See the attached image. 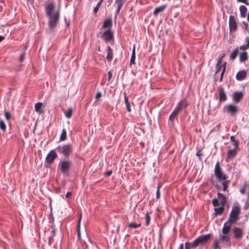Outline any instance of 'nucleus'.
Masks as SVG:
<instances>
[{
    "mask_svg": "<svg viewBox=\"0 0 249 249\" xmlns=\"http://www.w3.org/2000/svg\"><path fill=\"white\" fill-rule=\"evenodd\" d=\"M124 2V0H115V3L116 4L123 5Z\"/></svg>",
    "mask_w": 249,
    "mask_h": 249,
    "instance_id": "nucleus-49",
    "label": "nucleus"
},
{
    "mask_svg": "<svg viewBox=\"0 0 249 249\" xmlns=\"http://www.w3.org/2000/svg\"><path fill=\"white\" fill-rule=\"evenodd\" d=\"M43 106V104L40 102L37 103L35 104V108L36 112H38L39 113H41L43 111L41 110V107Z\"/></svg>",
    "mask_w": 249,
    "mask_h": 249,
    "instance_id": "nucleus-30",
    "label": "nucleus"
},
{
    "mask_svg": "<svg viewBox=\"0 0 249 249\" xmlns=\"http://www.w3.org/2000/svg\"><path fill=\"white\" fill-rule=\"evenodd\" d=\"M141 223L136 224L135 223L132 222V223H129L128 225V227L130 228H133V229H137V228L141 227Z\"/></svg>",
    "mask_w": 249,
    "mask_h": 249,
    "instance_id": "nucleus-35",
    "label": "nucleus"
},
{
    "mask_svg": "<svg viewBox=\"0 0 249 249\" xmlns=\"http://www.w3.org/2000/svg\"><path fill=\"white\" fill-rule=\"evenodd\" d=\"M184 249V245H183V244H180L178 249Z\"/></svg>",
    "mask_w": 249,
    "mask_h": 249,
    "instance_id": "nucleus-63",
    "label": "nucleus"
},
{
    "mask_svg": "<svg viewBox=\"0 0 249 249\" xmlns=\"http://www.w3.org/2000/svg\"><path fill=\"white\" fill-rule=\"evenodd\" d=\"M233 223H231L228 221H227L223 225V227L222 230V233L224 234H230V232L231 228V225Z\"/></svg>",
    "mask_w": 249,
    "mask_h": 249,
    "instance_id": "nucleus-16",
    "label": "nucleus"
},
{
    "mask_svg": "<svg viewBox=\"0 0 249 249\" xmlns=\"http://www.w3.org/2000/svg\"><path fill=\"white\" fill-rule=\"evenodd\" d=\"M178 113V112L176 110L174 109L169 116V121H170L171 123H173L175 119L177 117Z\"/></svg>",
    "mask_w": 249,
    "mask_h": 249,
    "instance_id": "nucleus-27",
    "label": "nucleus"
},
{
    "mask_svg": "<svg viewBox=\"0 0 249 249\" xmlns=\"http://www.w3.org/2000/svg\"><path fill=\"white\" fill-rule=\"evenodd\" d=\"M112 171L111 170H109L105 173V175L106 176L108 177V176H110L112 174Z\"/></svg>",
    "mask_w": 249,
    "mask_h": 249,
    "instance_id": "nucleus-54",
    "label": "nucleus"
},
{
    "mask_svg": "<svg viewBox=\"0 0 249 249\" xmlns=\"http://www.w3.org/2000/svg\"><path fill=\"white\" fill-rule=\"evenodd\" d=\"M237 150L235 149H231L228 151L227 154V157L229 159L233 158L236 155Z\"/></svg>",
    "mask_w": 249,
    "mask_h": 249,
    "instance_id": "nucleus-23",
    "label": "nucleus"
},
{
    "mask_svg": "<svg viewBox=\"0 0 249 249\" xmlns=\"http://www.w3.org/2000/svg\"><path fill=\"white\" fill-rule=\"evenodd\" d=\"M233 233L234 237L236 239H241L244 235V231L242 229L238 227H234L233 229Z\"/></svg>",
    "mask_w": 249,
    "mask_h": 249,
    "instance_id": "nucleus-13",
    "label": "nucleus"
},
{
    "mask_svg": "<svg viewBox=\"0 0 249 249\" xmlns=\"http://www.w3.org/2000/svg\"><path fill=\"white\" fill-rule=\"evenodd\" d=\"M160 185H158L157 187V190L156 192V197L157 199H159L160 197Z\"/></svg>",
    "mask_w": 249,
    "mask_h": 249,
    "instance_id": "nucleus-46",
    "label": "nucleus"
},
{
    "mask_svg": "<svg viewBox=\"0 0 249 249\" xmlns=\"http://www.w3.org/2000/svg\"><path fill=\"white\" fill-rule=\"evenodd\" d=\"M237 0L239 2H243L247 5H249V3L248 2H247L246 0Z\"/></svg>",
    "mask_w": 249,
    "mask_h": 249,
    "instance_id": "nucleus-57",
    "label": "nucleus"
},
{
    "mask_svg": "<svg viewBox=\"0 0 249 249\" xmlns=\"http://www.w3.org/2000/svg\"><path fill=\"white\" fill-rule=\"evenodd\" d=\"M117 8L116 10V14H115L116 16H117L119 14L122 7L123 6L122 5H119V4H117Z\"/></svg>",
    "mask_w": 249,
    "mask_h": 249,
    "instance_id": "nucleus-47",
    "label": "nucleus"
},
{
    "mask_svg": "<svg viewBox=\"0 0 249 249\" xmlns=\"http://www.w3.org/2000/svg\"><path fill=\"white\" fill-rule=\"evenodd\" d=\"M67 139V131L65 129H63L60 137V141H64Z\"/></svg>",
    "mask_w": 249,
    "mask_h": 249,
    "instance_id": "nucleus-32",
    "label": "nucleus"
},
{
    "mask_svg": "<svg viewBox=\"0 0 249 249\" xmlns=\"http://www.w3.org/2000/svg\"><path fill=\"white\" fill-rule=\"evenodd\" d=\"M220 240H215L214 244V249H218L219 248Z\"/></svg>",
    "mask_w": 249,
    "mask_h": 249,
    "instance_id": "nucleus-44",
    "label": "nucleus"
},
{
    "mask_svg": "<svg viewBox=\"0 0 249 249\" xmlns=\"http://www.w3.org/2000/svg\"><path fill=\"white\" fill-rule=\"evenodd\" d=\"M197 246H198V245L196 239L192 242H186L185 243V249H191L192 248H196Z\"/></svg>",
    "mask_w": 249,
    "mask_h": 249,
    "instance_id": "nucleus-19",
    "label": "nucleus"
},
{
    "mask_svg": "<svg viewBox=\"0 0 249 249\" xmlns=\"http://www.w3.org/2000/svg\"><path fill=\"white\" fill-rule=\"evenodd\" d=\"M247 186V182H245L243 186L240 189V192L242 194L244 195L245 194Z\"/></svg>",
    "mask_w": 249,
    "mask_h": 249,
    "instance_id": "nucleus-37",
    "label": "nucleus"
},
{
    "mask_svg": "<svg viewBox=\"0 0 249 249\" xmlns=\"http://www.w3.org/2000/svg\"><path fill=\"white\" fill-rule=\"evenodd\" d=\"M71 162L68 160H63L59 163L61 172L65 175H68L71 166Z\"/></svg>",
    "mask_w": 249,
    "mask_h": 249,
    "instance_id": "nucleus-3",
    "label": "nucleus"
},
{
    "mask_svg": "<svg viewBox=\"0 0 249 249\" xmlns=\"http://www.w3.org/2000/svg\"><path fill=\"white\" fill-rule=\"evenodd\" d=\"M230 181L229 180H225L224 181L222 182V186H223V190L226 191L228 187V184L229 183Z\"/></svg>",
    "mask_w": 249,
    "mask_h": 249,
    "instance_id": "nucleus-38",
    "label": "nucleus"
},
{
    "mask_svg": "<svg viewBox=\"0 0 249 249\" xmlns=\"http://www.w3.org/2000/svg\"><path fill=\"white\" fill-rule=\"evenodd\" d=\"M54 8V5L52 3H49L45 7V13L47 17L54 15V13H53Z\"/></svg>",
    "mask_w": 249,
    "mask_h": 249,
    "instance_id": "nucleus-17",
    "label": "nucleus"
},
{
    "mask_svg": "<svg viewBox=\"0 0 249 249\" xmlns=\"http://www.w3.org/2000/svg\"><path fill=\"white\" fill-rule=\"evenodd\" d=\"M233 143H234L233 144L234 146V148L233 149H235V150H237L238 149V143H239L238 141H237Z\"/></svg>",
    "mask_w": 249,
    "mask_h": 249,
    "instance_id": "nucleus-52",
    "label": "nucleus"
},
{
    "mask_svg": "<svg viewBox=\"0 0 249 249\" xmlns=\"http://www.w3.org/2000/svg\"><path fill=\"white\" fill-rule=\"evenodd\" d=\"M248 55L246 52H243L240 54V60L241 62H244L247 60Z\"/></svg>",
    "mask_w": 249,
    "mask_h": 249,
    "instance_id": "nucleus-33",
    "label": "nucleus"
},
{
    "mask_svg": "<svg viewBox=\"0 0 249 249\" xmlns=\"http://www.w3.org/2000/svg\"><path fill=\"white\" fill-rule=\"evenodd\" d=\"M112 25V21L110 19L108 18L105 20L102 27L104 29L110 27Z\"/></svg>",
    "mask_w": 249,
    "mask_h": 249,
    "instance_id": "nucleus-28",
    "label": "nucleus"
},
{
    "mask_svg": "<svg viewBox=\"0 0 249 249\" xmlns=\"http://www.w3.org/2000/svg\"><path fill=\"white\" fill-rule=\"evenodd\" d=\"M59 15V11L58 10L56 12L54 13V15L48 17L49 18V27L50 29H53L56 26L58 22Z\"/></svg>",
    "mask_w": 249,
    "mask_h": 249,
    "instance_id": "nucleus-5",
    "label": "nucleus"
},
{
    "mask_svg": "<svg viewBox=\"0 0 249 249\" xmlns=\"http://www.w3.org/2000/svg\"><path fill=\"white\" fill-rule=\"evenodd\" d=\"M56 150H52L47 155L45 160L49 164L53 162L55 159L57 158V155L55 152Z\"/></svg>",
    "mask_w": 249,
    "mask_h": 249,
    "instance_id": "nucleus-9",
    "label": "nucleus"
},
{
    "mask_svg": "<svg viewBox=\"0 0 249 249\" xmlns=\"http://www.w3.org/2000/svg\"><path fill=\"white\" fill-rule=\"evenodd\" d=\"M219 98V102H225L227 99V96L225 91L224 88L221 86H219L218 88Z\"/></svg>",
    "mask_w": 249,
    "mask_h": 249,
    "instance_id": "nucleus-14",
    "label": "nucleus"
},
{
    "mask_svg": "<svg viewBox=\"0 0 249 249\" xmlns=\"http://www.w3.org/2000/svg\"><path fill=\"white\" fill-rule=\"evenodd\" d=\"M135 60V48H134L130 62H134Z\"/></svg>",
    "mask_w": 249,
    "mask_h": 249,
    "instance_id": "nucleus-43",
    "label": "nucleus"
},
{
    "mask_svg": "<svg viewBox=\"0 0 249 249\" xmlns=\"http://www.w3.org/2000/svg\"><path fill=\"white\" fill-rule=\"evenodd\" d=\"M246 41L247 42V45L248 46V47H249V37H246Z\"/></svg>",
    "mask_w": 249,
    "mask_h": 249,
    "instance_id": "nucleus-61",
    "label": "nucleus"
},
{
    "mask_svg": "<svg viewBox=\"0 0 249 249\" xmlns=\"http://www.w3.org/2000/svg\"><path fill=\"white\" fill-rule=\"evenodd\" d=\"M226 63H216V71L215 72L214 75H216L220 71V70L222 68V69L225 67L226 68Z\"/></svg>",
    "mask_w": 249,
    "mask_h": 249,
    "instance_id": "nucleus-24",
    "label": "nucleus"
},
{
    "mask_svg": "<svg viewBox=\"0 0 249 249\" xmlns=\"http://www.w3.org/2000/svg\"><path fill=\"white\" fill-rule=\"evenodd\" d=\"M242 28L245 31H247L248 33H249L248 24L247 22H243Z\"/></svg>",
    "mask_w": 249,
    "mask_h": 249,
    "instance_id": "nucleus-40",
    "label": "nucleus"
},
{
    "mask_svg": "<svg viewBox=\"0 0 249 249\" xmlns=\"http://www.w3.org/2000/svg\"><path fill=\"white\" fill-rule=\"evenodd\" d=\"M230 140L231 142H235L236 141H237V140H235V136H231L230 137Z\"/></svg>",
    "mask_w": 249,
    "mask_h": 249,
    "instance_id": "nucleus-59",
    "label": "nucleus"
},
{
    "mask_svg": "<svg viewBox=\"0 0 249 249\" xmlns=\"http://www.w3.org/2000/svg\"><path fill=\"white\" fill-rule=\"evenodd\" d=\"M229 28L230 31L235 32L237 28V24L233 16H230L229 17Z\"/></svg>",
    "mask_w": 249,
    "mask_h": 249,
    "instance_id": "nucleus-11",
    "label": "nucleus"
},
{
    "mask_svg": "<svg viewBox=\"0 0 249 249\" xmlns=\"http://www.w3.org/2000/svg\"><path fill=\"white\" fill-rule=\"evenodd\" d=\"M102 37L106 42L113 41V34L110 30L108 29L103 33Z\"/></svg>",
    "mask_w": 249,
    "mask_h": 249,
    "instance_id": "nucleus-10",
    "label": "nucleus"
},
{
    "mask_svg": "<svg viewBox=\"0 0 249 249\" xmlns=\"http://www.w3.org/2000/svg\"><path fill=\"white\" fill-rule=\"evenodd\" d=\"M108 81H110V80L111 79V77H112V73H111V71H110L108 72Z\"/></svg>",
    "mask_w": 249,
    "mask_h": 249,
    "instance_id": "nucleus-56",
    "label": "nucleus"
},
{
    "mask_svg": "<svg viewBox=\"0 0 249 249\" xmlns=\"http://www.w3.org/2000/svg\"><path fill=\"white\" fill-rule=\"evenodd\" d=\"M225 207L222 206H220L218 208H215L214 209L215 215H221L223 213Z\"/></svg>",
    "mask_w": 249,
    "mask_h": 249,
    "instance_id": "nucleus-20",
    "label": "nucleus"
},
{
    "mask_svg": "<svg viewBox=\"0 0 249 249\" xmlns=\"http://www.w3.org/2000/svg\"><path fill=\"white\" fill-rule=\"evenodd\" d=\"M165 7H166L165 5H162V6L157 7L154 11V13H153L154 15L155 16L157 15L160 12L163 11L165 9Z\"/></svg>",
    "mask_w": 249,
    "mask_h": 249,
    "instance_id": "nucleus-29",
    "label": "nucleus"
},
{
    "mask_svg": "<svg viewBox=\"0 0 249 249\" xmlns=\"http://www.w3.org/2000/svg\"><path fill=\"white\" fill-rule=\"evenodd\" d=\"M196 155L198 157L201 156L202 155V152L201 150H198L197 151V152L196 153Z\"/></svg>",
    "mask_w": 249,
    "mask_h": 249,
    "instance_id": "nucleus-55",
    "label": "nucleus"
},
{
    "mask_svg": "<svg viewBox=\"0 0 249 249\" xmlns=\"http://www.w3.org/2000/svg\"><path fill=\"white\" fill-rule=\"evenodd\" d=\"M248 48H249L248 46L246 44V45H243L240 46L239 49H240L241 50L244 51V50H247Z\"/></svg>",
    "mask_w": 249,
    "mask_h": 249,
    "instance_id": "nucleus-50",
    "label": "nucleus"
},
{
    "mask_svg": "<svg viewBox=\"0 0 249 249\" xmlns=\"http://www.w3.org/2000/svg\"><path fill=\"white\" fill-rule=\"evenodd\" d=\"M224 111L230 114L231 116H235L239 111V108L237 106L233 104H229L224 107Z\"/></svg>",
    "mask_w": 249,
    "mask_h": 249,
    "instance_id": "nucleus-7",
    "label": "nucleus"
},
{
    "mask_svg": "<svg viewBox=\"0 0 249 249\" xmlns=\"http://www.w3.org/2000/svg\"><path fill=\"white\" fill-rule=\"evenodd\" d=\"M124 103L126 106V109L128 112H130L131 111L130 105L128 101V98L126 96V94L125 92H124Z\"/></svg>",
    "mask_w": 249,
    "mask_h": 249,
    "instance_id": "nucleus-22",
    "label": "nucleus"
},
{
    "mask_svg": "<svg viewBox=\"0 0 249 249\" xmlns=\"http://www.w3.org/2000/svg\"><path fill=\"white\" fill-rule=\"evenodd\" d=\"M218 198H213L212 200V203L214 207L218 206L219 205L225 207L226 203V196L221 193H218Z\"/></svg>",
    "mask_w": 249,
    "mask_h": 249,
    "instance_id": "nucleus-6",
    "label": "nucleus"
},
{
    "mask_svg": "<svg viewBox=\"0 0 249 249\" xmlns=\"http://www.w3.org/2000/svg\"><path fill=\"white\" fill-rule=\"evenodd\" d=\"M212 234L210 233L201 235L196 239L198 245L206 244L211 238Z\"/></svg>",
    "mask_w": 249,
    "mask_h": 249,
    "instance_id": "nucleus-8",
    "label": "nucleus"
},
{
    "mask_svg": "<svg viewBox=\"0 0 249 249\" xmlns=\"http://www.w3.org/2000/svg\"><path fill=\"white\" fill-rule=\"evenodd\" d=\"M71 193L70 192H68L66 193L65 197L66 198H69L70 196L71 195Z\"/></svg>",
    "mask_w": 249,
    "mask_h": 249,
    "instance_id": "nucleus-60",
    "label": "nucleus"
},
{
    "mask_svg": "<svg viewBox=\"0 0 249 249\" xmlns=\"http://www.w3.org/2000/svg\"><path fill=\"white\" fill-rule=\"evenodd\" d=\"M55 150L66 158H68L72 152V148L71 144H63L62 146L59 145Z\"/></svg>",
    "mask_w": 249,
    "mask_h": 249,
    "instance_id": "nucleus-1",
    "label": "nucleus"
},
{
    "mask_svg": "<svg viewBox=\"0 0 249 249\" xmlns=\"http://www.w3.org/2000/svg\"><path fill=\"white\" fill-rule=\"evenodd\" d=\"M225 71V68L224 67L222 69V72H221V74H220V79H219V81L220 82H221L223 80V75H224Z\"/></svg>",
    "mask_w": 249,
    "mask_h": 249,
    "instance_id": "nucleus-48",
    "label": "nucleus"
},
{
    "mask_svg": "<svg viewBox=\"0 0 249 249\" xmlns=\"http://www.w3.org/2000/svg\"><path fill=\"white\" fill-rule=\"evenodd\" d=\"M239 53V48L237 47L235 50L231 53L230 55L231 60L233 61Z\"/></svg>",
    "mask_w": 249,
    "mask_h": 249,
    "instance_id": "nucleus-31",
    "label": "nucleus"
},
{
    "mask_svg": "<svg viewBox=\"0 0 249 249\" xmlns=\"http://www.w3.org/2000/svg\"><path fill=\"white\" fill-rule=\"evenodd\" d=\"M78 230H80V224L79 223L77 225V229H76L77 231H78Z\"/></svg>",
    "mask_w": 249,
    "mask_h": 249,
    "instance_id": "nucleus-64",
    "label": "nucleus"
},
{
    "mask_svg": "<svg viewBox=\"0 0 249 249\" xmlns=\"http://www.w3.org/2000/svg\"><path fill=\"white\" fill-rule=\"evenodd\" d=\"M73 109L72 107L68 108L67 111L65 112V117L67 118H70L71 117Z\"/></svg>",
    "mask_w": 249,
    "mask_h": 249,
    "instance_id": "nucleus-34",
    "label": "nucleus"
},
{
    "mask_svg": "<svg viewBox=\"0 0 249 249\" xmlns=\"http://www.w3.org/2000/svg\"><path fill=\"white\" fill-rule=\"evenodd\" d=\"M107 59L108 61L112 60L113 58V51L111 48L108 46L107 47Z\"/></svg>",
    "mask_w": 249,
    "mask_h": 249,
    "instance_id": "nucleus-21",
    "label": "nucleus"
},
{
    "mask_svg": "<svg viewBox=\"0 0 249 249\" xmlns=\"http://www.w3.org/2000/svg\"><path fill=\"white\" fill-rule=\"evenodd\" d=\"M5 118L7 120H9L11 118V113L8 111L4 112Z\"/></svg>",
    "mask_w": 249,
    "mask_h": 249,
    "instance_id": "nucleus-42",
    "label": "nucleus"
},
{
    "mask_svg": "<svg viewBox=\"0 0 249 249\" xmlns=\"http://www.w3.org/2000/svg\"><path fill=\"white\" fill-rule=\"evenodd\" d=\"M249 208V200H247L246 202V203L244 206V209L245 210H247Z\"/></svg>",
    "mask_w": 249,
    "mask_h": 249,
    "instance_id": "nucleus-51",
    "label": "nucleus"
},
{
    "mask_svg": "<svg viewBox=\"0 0 249 249\" xmlns=\"http://www.w3.org/2000/svg\"><path fill=\"white\" fill-rule=\"evenodd\" d=\"M247 75V71L242 70L238 71L236 75V78L237 80L242 81L244 80Z\"/></svg>",
    "mask_w": 249,
    "mask_h": 249,
    "instance_id": "nucleus-18",
    "label": "nucleus"
},
{
    "mask_svg": "<svg viewBox=\"0 0 249 249\" xmlns=\"http://www.w3.org/2000/svg\"><path fill=\"white\" fill-rule=\"evenodd\" d=\"M102 95L101 92H98L95 95L96 101H98L101 98Z\"/></svg>",
    "mask_w": 249,
    "mask_h": 249,
    "instance_id": "nucleus-45",
    "label": "nucleus"
},
{
    "mask_svg": "<svg viewBox=\"0 0 249 249\" xmlns=\"http://www.w3.org/2000/svg\"><path fill=\"white\" fill-rule=\"evenodd\" d=\"M229 236L230 234L220 235L218 240H220V242H227L230 240Z\"/></svg>",
    "mask_w": 249,
    "mask_h": 249,
    "instance_id": "nucleus-26",
    "label": "nucleus"
},
{
    "mask_svg": "<svg viewBox=\"0 0 249 249\" xmlns=\"http://www.w3.org/2000/svg\"><path fill=\"white\" fill-rule=\"evenodd\" d=\"M103 2H102L101 1H99L97 4V5L93 9V12L95 14H96L97 12L99 10V7L101 6L102 3Z\"/></svg>",
    "mask_w": 249,
    "mask_h": 249,
    "instance_id": "nucleus-39",
    "label": "nucleus"
},
{
    "mask_svg": "<svg viewBox=\"0 0 249 249\" xmlns=\"http://www.w3.org/2000/svg\"><path fill=\"white\" fill-rule=\"evenodd\" d=\"M0 129L3 131L6 129V125L3 121L2 120H0Z\"/></svg>",
    "mask_w": 249,
    "mask_h": 249,
    "instance_id": "nucleus-41",
    "label": "nucleus"
},
{
    "mask_svg": "<svg viewBox=\"0 0 249 249\" xmlns=\"http://www.w3.org/2000/svg\"><path fill=\"white\" fill-rule=\"evenodd\" d=\"M188 106V103L187 100L183 98L178 104L174 109L179 113L181 110L185 108Z\"/></svg>",
    "mask_w": 249,
    "mask_h": 249,
    "instance_id": "nucleus-12",
    "label": "nucleus"
},
{
    "mask_svg": "<svg viewBox=\"0 0 249 249\" xmlns=\"http://www.w3.org/2000/svg\"><path fill=\"white\" fill-rule=\"evenodd\" d=\"M145 225L146 226H148L149 225L150 221V216L149 215L148 212H147L145 214Z\"/></svg>",
    "mask_w": 249,
    "mask_h": 249,
    "instance_id": "nucleus-36",
    "label": "nucleus"
},
{
    "mask_svg": "<svg viewBox=\"0 0 249 249\" xmlns=\"http://www.w3.org/2000/svg\"><path fill=\"white\" fill-rule=\"evenodd\" d=\"M24 56H25L24 53L21 54L20 57H19V60L21 62L23 61L24 60Z\"/></svg>",
    "mask_w": 249,
    "mask_h": 249,
    "instance_id": "nucleus-53",
    "label": "nucleus"
},
{
    "mask_svg": "<svg viewBox=\"0 0 249 249\" xmlns=\"http://www.w3.org/2000/svg\"><path fill=\"white\" fill-rule=\"evenodd\" d=\"M239 10L240 12L241 17L242 18H245L246 16V13L247 12V8L244 5H242L239 8Z\"/></svg>",
    "mask_w": 249,
    "mask_h": 249,
    "instance_id": "nucleus-25",
    "label": "nucleus"
},
{
    "mask_svg": "<svg viewBox=\"0 0 249 249\" xmlns=\"http://www.w3.org/2000/svg\"><path fill=\"white\" fill-rule=\"evenodd\" d=\"M240 213V207L238 206H234L230 213L229 217L227 221L231 223L235 224L239 219L238 215Z\"/></svg>",
    "mask_w": 249,
    "mask_h": 249,
    "instance_id": "nucleus-2",
    "label": "nucleus"
},
{
    "mask_svg": "<svg viewBox=\"0 0 249 249\" xmlns=\"http://www.w3.org/2000/svg\"><path fill=\"white\" fill-rule=\"evenodd\" d=\"M64 20H65V24H66V26L68 27L69 25V22L67 21V18L66 17H64Z\"/></svg>",
    "mask_w": 249,
    "mask_h": 249,
    "instance_id": "nucleus-62",
    "label": "nucleus"
},
{
    "mask_svg": "<svg viewBox=\"0 0 249 249\" xmlns=\"http://www.w3.org/2000/svg\"><path fill=\"white\" fill-rule=\"evenodd\" d=\"M77 232L78 239V240H80L81 238L80 230H78V231H77Z\"/></svg>",
    "mask_w": 249,
    "mask_h": 249,
    "instance_id": "nucleus-58",
    "label": "nucleus"
},
{
    "mask_svg": "<svg viewBox=\"0 0 249 249\" xmlns=\"http://www.w3.org/2000/svg\"><path fill=\"white\" fill-rule=\"evenodd\" d=\"M244 96V94L242 91H236L232 94V99L235 103H238Z\"/></svg>",
    "mask_w": 249,
    "mask_h": 249,
    "instance_id": "nucleus-15",
    "label": "nucleus"
},
{
    "mask_svg": "<svg viewBox=\"0 0 249 249\" xmlns=\"http://www.w3.org/2000/svg\"><path fill=\"white\" fill-rule=\"evenodd\" d=\"M214 173L216 178L219 181L225 180L227 178V176L223 173L218 161H217L215 165Z\"/></svg>",
    "mask_w": 249,
    "mask_h": 249,
    "instance_id": "nucleus-4",
    "label": "nucleus"
}]
</instances>
